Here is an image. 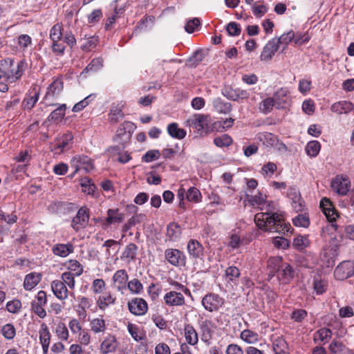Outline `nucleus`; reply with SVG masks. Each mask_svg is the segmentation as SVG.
<instances>
[{"mask_svg":"<svg viewBox=\"0 0 354 354\" xmlns=\"http://www.w3.org/2000/svg\"><path fill=\"white\" fill-rule=\"evenodd\" d=\"M254 221L259 229L269 232L286 234L291 229L289 223H286L281 214L267 211L260 212L254 216Z\"/></svg>","mask_w":354,"mask_h":354,"instance_id":"nucleus-1","label":"nucleus"},{"mask_svg":"<svg viewBox=\"0 0 354 354\" xmlns=\"http://www.w3.org/2000/svg\"><path fill=\"white\" fill-rule=\"evenodd\" d=\"M211 118L208 115L194 114L187 120V126L197 130L198 132H207L209 129Z\"/></svg>","mask_w":354,"mask_h":354,"instance_id":"nucleus-2","label":"nucleus"},{"mask_svg":"<svg viewBox=\"0 0 354 354\" xmlns=\"http://www.w3.org/2000/svg\"><path fill=\"white\" fill-rule=\"evenodd\" d=\"M223 304L224 299L214 293L206 295L202 299L203 307L209 312L218 310Z\"/></svg>","mask_w":354,"mask_h":354,"instance_id":"nucleus-3","label":"nucleus"},{"mask_svg":"<svg viewBox=\"0 0 354 354\" xmlns=\"http://www.w3.org/2000/svg\"><path fill=\"white\" fill-rule=\"evenodd\" d=\"M354 275V262L345 261L340 263L334 271V276L338 280H344Z\"/></svg>","mask_w":354,"mask_h":354,"instance_id":"nucleus-4","label":"nucleus"},{"mask_svg":"<svg viewBox=\"0 0 354 354\" xmlns=\"http://www.w3.org/2000/svg\"><path fill=\"white\" fill-rule=\"evenodd\" d=\"M4 62L6 66V71L8 73V75L6 74L5 75L4 80L10 83L15 82L16 80L19 79L23 74V62H19L16 66V68H12L13 62L12 60H10L9 64H8V62L6 60H4Z\"/></svg>","mask_w":354,"mask_h":354,"instance_id":"nucleus-5","label":"nucleus"},{"mask_svg":"<svg viewBox=\"0 0 354 354\" xmlns=\"http://www.w3.org/2000/svg\"><path fill=\"white\" fill-rule=\"evenodd\" d=\"M333 189L339 195H346L351 187L349 178L346 176H337L332 180Z\"/></svg>","mask_w":354,"mask_h":354,"instance_id":"nucleus-6","label":"nucleus"},{"mask_svg":"<svg viewBox=\"0 0 354 354\" xmlns=\"http://www.w3.org/2000/svg\"><path fill=\"white\" fill-rule=\"evenodd\" d=\"M72 167L75 168L74 174L83 169L86 172H89L93 169L92 160L86 156H76L71 160Z\"/></svg>","mask_w":354,"mask_h":354,"instance_id":"nucleus-7","label":"nucleus"},{"mask_svg":"<svg viewBox=\"0 0 354 354\" xmlns=\"http://www.w3.org/2000/svg\"><path fill=\"white\" fill-rule=\"evenodd\" d=\"M37 300L31 302V308L34 313L37 315L39 317L44 318L46 315V310L43 306L46 304L47 297L46 294L44 291L40 290L38 292Z\"/></svg>","mask_w":354,"mask_h":354,"instance_id":"nucleus-8","label":"nucleus"},{"mask_svg":"<svg viewBox=\"0 0 354 354\" xmlns=\"http://www.w3.org/2000/svg\"><path fill=\"white\" fill-rule=\"evenodd\" d=\"M320 207L322 209L324 214L329 222L331 223V227L337 230V225L333 223L338 217L337 212L333 207L332 203L328 199L324 198L320 202Z\"/></svg>","mask_w":354,"mask_h":354,"instance_id":"nucleus-9","label":"nucleus"},{"mask_svg":"<svg viewBox=\"0 0 354 354\" xmlns=\"http://www.w3.org/2000/svg\"><path fill=\"white\" fill-rule=\"evenodd\" d=\"M129 276L127 271L124 269L117 270L112 278L113 287L118 291L123 293V291L127 288Z\"/></svg>","mask_w":354,"mask_h":354,"instance_id":"nucleus-10","label":"nucleus"},{"mask_svg":"<svg viewBox=\"0 0 354 354\" xmlns=\"http://www.w3.org/2000/svg\"><path fill=\"white\" fill-rule=\"evenodd\" d=\"M165 258L173 266H185L186 263L185 255L176 249H167Z\"/></svg>","mask_w":354,"mask_h":354,"instance_id":"nucleus-11","label":"nucleus"},{"mask_svg":"<svg viewBox=\"0 0 354 354\" xmlns=\"http://www.w3.org/2000/svg\"><path fill=\"white\" fill-rule=\"evenodd\" d=\"M165 304L168 306H180L185 304V297L181 292L171 290L164 296Z\"/></svg>","mask_w":354,"mask_h":354,"instance_id":"nucleus-12","label":"nucleus"},{"mask_svg":"<svg viewBox=\"0 0 354 354\" xmlns=\"http://www.w3.org/2000/svg\"><path fill=\"white\" fill-rule=\"evenodd\" d=\"M129 311L136 315H142L145 314L148 309V306L145 300L141 298H135L128 304Z\"/></svg>","mask_w":354,"mask_h":354,"instance_id":"nucleus-13","label":"nucleus"},{"mask_svg":"<svg viewBox=\"0 0 354 354\" xmlns=\"http://www.w3.org/2000/svg\"><path fill=\"white\" fill-rule=\"evenodd\" d=\"M51 290L56 297L59 300H65L68 298L69 292L64 282L59 280H54L51 283Z\"/></svg>","mask_w":354,"mask_h":354,"instance_id":"nucleus-14","label":"nucleus"},{"mask_svg":"<svg viewBox=\"0 0 354 354\" xmlns=\"http://www.w3.org/2000/svg\"><path fill=\"white\" fill-rule=\"evenodd\" d=\"M279 48L278 41L276 39H272L268 41L261 52L260 56L261 60L265 62L270 61L274 53L278 50Z\"/></svg>","mask_w":354,"mask_h":354,"instance_id":"nucleus-15","label":"nucleus"},{"mask_svg":"<svg viewBox=\"0 0 354 354\" xmlns=\"http://www.w3.org/2000/svg\"><path fill=\"white\" fill-rule=\"evenodd\" d=\"M88 218L89 216L87 212V209L85 207H81L78 210L76 216L74 217L72 221V227L75 230H78L86 225L88 221Z\"/></svg>","mask_w":354,"mask_h":354,"instance_id":"nucleus-16","label":"nucleus"},{"mask_svg":"<svg viewBox=\"0 0 354 354\" xmlns=\"http://www.w3.org/2000/svg\"><path fill=\"white\" fill-rule=\"evenodd\" d=\"M124 104L121 102L112 104L109 113V121L111 123H117L124 118Z\"/></svg>","mask_w":354,"mask_h":354,"instance_id":"nucleus-17","label":"nucleus"},{"mask_svg":"<svg viewBox=\"0 0 354 354\" xmlns=\"http://www.w3.org/2000/svg\"><path fill=\"white\" fill-rule=\"evenodd\" d=\"M189 255L193 259H201L203 256V247L196 240L191 239L187 243Z\"/></svg>","mask_w":354,"mask_h":354,"instance_id":"nucleus-18","label":"nucleus"},{"mask_svg":"<svg viewBox=\"0 0 354 354\" xmlns=\"http://www.w3.org/2000/svg\"><path fill=\"white\" fill-rule=\"evenodd\" d=\"M118 346V343L115 336L108 335L100 346L101 352L103 354H107L116 351Z\"/></svg>","mask_w":354,"mask_h":354,"instance_id":"nucleus-19","label":"nucleus"},{"mask_svg":"<svg viewBox=\"0 0 354 354\" xmlns=\"http://www.w3.org/2000/svg\"><path fill=\"white\" fill-rule=\"evenodd\" d=\"M39 340L44 354H47L50 342V333L45 324H43L41 326V329L39 330Z\"/></svg>","mask_w":354,"mask_h":354,"instance_id":"nucleus-20","label":"nucleus"},{"mask_svg":"<svg viewBox=\"0 0 354 354\" xmlns=\"http://www.w3.org/2000/svg\"><path fill=\"white\" fill-rule=\"evenodd\" d=\"M116 297L110 292H106L102 295L100 296L97 304L100 309L104 310L110 305L115 303Z\"/></svg>","mask_w":354,"mask_h":354,"instance_id":"nucleus-21","label":"nucleus"},{"mask_svg":"<svg viewBox=\"0 0 354 354\" xmlns=\"http://www.w3.org/2000/svg\"><path fill=\"white\" fill-rule=\"evenodd\" d=\"M295 276V270L290 264L284 263L281 265V268L279 271V278L283 281V283H287L290 281Z\"/></svg>","mask_w":354,"mask_h":354,"instance_id":"nucleus-22","label":"nucleus"},{"mask_svg":"<svg viewBox=\"0 0 354 354\" xmlns=\"http://www.w3.org/2000/svg\"><path fill=\"white\" fill-rule=\"evenodd\" d=\"M288 196L292 200V205L295 210L296 212L302 211L304 205L298 190L296 188H290Z\"/></svg>","mask_w":354,"mask_h":354,"instance_id":"nucleus-23","label":"nucleus"},{"mask_svg":"<svg viewBox=\"0 0 354 354\" xmlns=\"http://www.w3.org/2000/svg\"><path fill=\"white\" fill-rule=\"evenodd\" d=\"M287 93L288 92L285 89H281L275 93L274 99L277 109H284L288 105L289 98Z\"/></svg>","mask_w":354,"mask_h":354,"instance_id":"nucleus-24","label":"nucleus"},{"mask_svg":"<svg viewBox=\"0 0 354 354\" xmlns=\"http://www.w3.org/2000/svg\"><path fill=\"white\" fill-rule=\"evenodd\" d=\"M73 246L71 243L67 244H56L53 247V252L55 255L66 257L73 252Z\"/></svg>","mask_w":354,"mask_h":354,"instance_id":"nucleus-25","label":"nucleus"},{"mask_svg":"<svg viewBox=\"0 0 354 354\" xmlns=\"http://www.w3.org/2000/svg\"><path fill=\"white\" fill-rule=\"evenodd\" d=\"M63 89V82L61 80H54L48 87L45 97L46 99L57 97Z\"/></svg>","mask_w":354,"mask_h":354,"instance_id":"nucleus-26","label":"nucleus"},{"mask_svg":"<svg viewBox=\"0 0 354 354\" xmlns=\"http://www.w3.org/2000/svg\"><path fill=\"white\" fill-rule=\"evenodd\" d=\"M353 109V105L351 102L348 101H340L334 103L331 106V111L337 114L347 113Z\"/></svg>","mask_w":354,"mask_h":354,"instance_id":"nucleus-27","label":"nucleus"},{"mask_svg":"<svg viewBox=\"0 0 354 354\" xmlns=\"http://www.w3.org/2000/svg\"><path fill=\"white\" fill-rule=\"evenodd\" d=\"M124 216L119 212L118 209H109L107 211L106 222L110 225L112 223H120L123 221Z\"/></svg>","mask_w":354,"mask_h":354,"instance_id":"nucleus-28","label":"nucleus"},{"mask_svg":"<svg viewBox=\"0 0 354 354\" xmlns=\"http://www.w3.org/2000/svg\"><path fill=\"white\" fill-rule=\"evenodd\" d=\"M273 351L275 354H289V347L282 337L277 338L273 342Z\"/></svg>","mask_w":354,"mask_h":354,"instance_id":"nucleus-29","label":"nucleus"},{"mask_svg":"<svg viewBox=\"0 0 354 354\" xmlns=\"http://www.w3.org/2000/svg\"><path fill=\"white\" fill-rule=\"evenodd\" d=\"M40 280V274L30 273L25 277L24 287L26 290H30L39 283Z\"/></svg>","mask_w":354,"mask_h":354,"instance_id":"nucleus-30","label":"nucleus"},{"mask_svg":"<svg viewBox=\"0 0 354 354\" xmlns=\"http://www.w3.org/2000/svg\"><path fill=\"white\" fill-rule=\"evenodd\" d=\"M167 129L169 135L172 138L181 140L186 136L185 130L179 128L177 123L173 122L169 124Z\"/></svg>","mask_w":354,"mask_h":354,"instance_id":"nucleus-31","label":"nucleus"},{"mask_svg":"<svg viewBox=\"0 0 354 354\" xmlns=\"http://www.w3.org/2000/svg\"><path fill=\"white\" fill-rule=\"evenodd\" d=\"M72 140L73 136L71 133H67L63 136V137L58 140L55 144V150L57 151L56 152L60 153L64 151L65 149H68Z\"/></svg>","mask_w":354,"mask_h":354,"instance_id":"nucleus-32","label":"nucleus"},{"mask_svg":"<svg viewBox=\"0 0 354 354\" xmlns=\"http://www.w3.org/2000/svg\"><path fill=\"white\" fill-rule=\"evenodd\" d=\"M185 337L187 343L191 345H196L198 343V334L192 325H185Z\"/></svg>","mask_w":354,"mask_h":354,"instance_id":"nucleus-33","label":"nucleus"},{"mask_svg":"<svg viewBox=\"0 0 354 354\" xmlns=\"http://www.w3.org/2000/svg\"><path fill=\"white\" fill-rule=\"evenodd\" d=\"M181 234L180 225L176 223H169L167 227V236L171 241L178 240Z\"/></svg>","mask_w":354,"mask_h":354,"instance_id":"nucleus-34","label":"nucleus"},{"mask_svg":"<svg viewBox=\"0 0 354 354\" xmlns=\"http://www.w3.org/2000/svg\"><path fill=\"white\" fill-rule=\"evenodd\" d=\"M138 247L134 243L128 244L121 256L122 259L128 260V261L134 260L137 254Z\"/></svg>","mask_w":354,"mask_h":354,"instance_id":"nucleus-35","label":"nucleus"},{"mask_svg":"<svg viewBox=\"0 0 354 354\" xmlns=\"http://www.w3.org/2000/svg\"><path fill=\"white\" fill-rule=\"evenodd\" d=\"M332 354H350V351L341 342L333 341L329 346Z\"/></svg>","mask_w":354,"mask_h":354,"instance_id":"nucleus-36","label":"nucleus"},{"mask_svg":"<svg viewBox=\"0 0 354 354\" xmlns=\"http://www.w3.org/2000/svg\"><path fill=\"white\" fill-rule=\"evenodd\" d=\"M283 263L281 257L270 258L268 261V266L270 268V273L274 275L277 272H279L281 268V265Z\"/></svg>","mask_w":354,"mask_h":354,"instance_id":"nucleus-37","label":"nucleus"},{"mask_svg":"<svg viewBox=\"0 0 354 354\" xmlns=\"http://www.w3.org/2000/svg\"><path fill=\"white\" fill-rule=\"evenodd\" d=\"M201 339L207 342L212 338V334L213 333L212 329V324L209 321H205L201 324Z\"/></svg>","mask_w":354,"mask_h":354,"instance_id":"nucleus-38","label":"nucleus"},{"mask_svg":"<svg viewBox=\"0 0 354 354\" xmlns=\"http://www.w3.org/2000/svg\"><path fill=\"white\" fill-rule=\"evenodd\" d=\"M310 245V241L307 236L299 235L293 240V245L298 250H303Z\"/></svg>","mask_w":354,"mask_h":354,"instance_id":"nucleus-39","label":"nucleus"},{"mask_svg":"<svg viewBox=\"0 0 354 354\" xmlns=\"http://www.w3.org/2000/svg\"><path fill=\"white\" fill-rule=\"evenodd\" d=\"M66 106L65 104L60 105L57 109L54 110L48 116V120L60 121L65 115Z\"/></svg>","mask_w":354,"mask_h":354,"instance_id":"nucleus-40","label":"nucleus"},{"mask_svg":"<svg viewBox=\"0 0 354 354\" xmlns=\"http://www.w3.org/2000/svg\"><path fill=\"white\" fill-rule=\"evenodd\" d=\"M258 138L263 145L266 146H273L276 141L277 137L271 133L264 132L258 135Z\"/></svg>","mask_w":354,"mask_h":354,"instance_id":"nucleus-41","label":"nucleus"},{"mask_svg":"<svg viewBox=\"0 0 354 354\" xmlns=\"http://www.w3.org/2000/svg\"><path fill=\"white\" fill-rule=\"evenodd\" d=\"M213 104L216 111L220 113H227L231 111L230 103L223 102L220 98L215 99Z\"/></svg>","mask_w":354,"mask_h":354,"instance_id":"nucleus-42","label":"nucleus"},{"mask_svg":"<svg viewBox=\"0 0 354 354\" xmlns=\"http://www.w3.org/2000/svg\"><path fill=\"white\" fill-rule=\"evenodd\" d=\"M91 330L95 333H102L106 329L105 321L102 318H95L91 322Z\"/></svg>","mask_w":354,"mask_h":354,"instance_id":"nucleus-43","label":"nucleus"},{"mask_svg":"<svg viewBox=\"0 0 354 354\" xmlns=\"http://www.w3.org/2000/svg\"><path fill=\"white\" fill-rule=\"evenodd\" d=\"M62 26L59 24L54 25L50 31V38L53 42L59 41L62 38Z\"/></svg>","mask_w":354,"mask_h":354,"instance_id":"nucleus-44","label":"nucleus"},{"mask_svg":"<svg viewBox=\"0 0 354 354\" xmlns=\"http://www.w3.org/2000/svg\"><path fill=\"white\" fill-rule=\"evenodd\" d=\"M332 332L326 328H322L318 330L315 335V339H319L323 344L326 343L330 339Z\"/></svg>","mask_w":354,"mask_h":354,"instance_id":"nucleus-45","label":"nucleus"},{"mask_svg":"<svg viewBox=\"0 0 354 354\" xmlns=\"http://www.w3.org/2000/svg\"><path fill=\"white\" fill-rule=\"evenodd\" d=\"M75 274L72 273L71 272H65L61 275V280L64 282L65 285L68 287L70 289H74L75 286Z\"/></svg>","mask_w":354,"mask_h":354,"instance_id":"nucleus-46","label":"nucleus"},{"mask_svg":"<svg viewBox=\"0 0 354 354\" xmlns=\"http://www.w3.org/2000/svg\"><path fill=\"white\" fill-rule=\"evenodd\" d=\"M1 333L6 339L10 340L15 337L16 330L12 324H7L1 328Z\"/></svg>","mask_w":354,"mask_h":354,"instance_id":"nucleus-47","label":"nucleus"},{"mask_svg":"<svg viewBox=\"0 0 354 354\" xmlns=\"http://www.w3.org/2000/svg\"><path fill=\"white\" fill-rule=\"evenodd\" d=\"M319 150L320 144L316 140L309 142L306 147L307 154L312 157H315L319 153Z\"/></svg>","mask_w":354,"mask_h":354,"instance_id":"nucleus-48","label":"nucleus"},{"mask_svg":"<svg viewBox=\"0 0 354 354\" xmlns=\"http://www.w3.org/2000/svg\"><path fill=\"white\" fill-rule=\"evenodd\" d=\"M80 185L82 187V191L84 193H86L88 194H93L95 189V185L92 183V180L91 178H84L81 180Z\"/></svg>","mask_w":354,"mask_h":354,"instance_id":"nucleus-49","label":"nucleus"},{"mask_svg":"<svg viewBox=\"0 0 354 354\" xmlns=\"http://www.w3.org/2000/svg\"><path fill=\"white\" fill-rule=\"evenodd\" d=\"M127 286L133 294H140L143 290V286L138 279H133L129 281Z\"/></svg>","mask_w":354,"mask_h":354,"instance_id":"nucleus-50","label":"nucleus"},{"mask_svg":"<svg viewBox=\"0 0 354 354\" xmlns=\"http://www.w3.org/2000/svg\"><path fill=\"white\" fill-rule=\"evenodd\" d=\"M275 106V101L274 97H268L265 99L260 104H259V110L263 113H268L270 112Z\"/></svg>","mask_w":354,"mask_h":354,"instance_id":"nucleus-51","label":"nucleus"},{"mask_svg":"<svg viewBox=\"0 0 354 354\" xmlns=\"http://www.w3.org/2000/svg\"><path fill=\"white\" fill-rule=\"evenodd\" d=\"M186 198L189 201L198 203L201 200V194L197 188L190 187L187 192Z\"/></svg>","mask_w":354,"mask_h":354,"instance_id":"nucleus-52","label":"nucleus"},{"mask_svg":"<svg viewBox=\"0 0 354 354\" xmlns=\"http://www.w3.org/2000/svg\"><path fill=\"white\" fill-rule=\"evenodd\" d=\"M214 143L219 147H228L232 143V139L227 134L215 138Z\"/></svg>","mask_w":354,"mask_h":354,"instance_id":"nucleus-53","label":"nucleus"},{"mask_svg":"<svg viewBox=\"0 0 354 354\" xmlns=\"http://www.w3.org/2000/svg\"><path fill=\"white\" fill-rule=\"evenodd\" d=\"M313 284V288L317 292V294H322L326 290L327 283L324 281H322L319 277L314 278Z\"/></svg>","mask_w":354,"mask_h":354,"instance_id":"nucleus-54","label":"nucleus"},{"mask_svg":"<svg viewBox=\"0 0 354 354\" xmlns=\"http://www.w3.org/2000/svg\"><path fill=\"white\" fill-rule=\"evenodd\" d=\"M95 97V95L93 94H91L86 97L84 100H81L80 102H77L74 105L73 107V112H79L81 110H82L84 108H85L86 106L89 104V103L93 100Z\"/></svg>","mask_w":354,"mask_h":354,"instance_id":"nucleus-55","label":"nucleus"},{"mask_svg":"<svg viewBox=\"0 0 354 354\" xmlns=\"http://www.w3.org/2000/svg\"><path fill=\"white\" fill-rule=\"evenodd\" d=\"M106 288V283L102 279H94L91 289L95 294L102 293Z\"/></svg>","mask_w":354,"mask_h":354,"instance_id":"nucleus-56","label":"nucleus"},{"mask_svg":"<svg viewBox=\"0 0 354 354\" xmlns=\"http://www.w3.org/2000/svg\"><path fill=\"white\" fill-rule=\"evenodd\" d=\"M257 337L258 335L257 333L250 330H245L241 334V339L250 344L256 342L258 340Z\"/></svg>","mask_w":354,"mask_h":354,"instance_id":"nucleus-57","label":"nucleus"},{"mask_svg":"<svg viewBox=\"0 0 354 354\" xmlns=\"http://www.w3.org/2000/svg\"><path fill=\"white\" fill-rule=\"evenodd\" d=\"M225 276L229 281H235L240 276V271L235 266H230L225 270Z\"/></svg>","mask_w":354,"mask_h":354,"instance_id":"nucleus-58","label":"nucleus"},{"mask_svg":"<svg viewBox=\"0 0 354 354\" xmlns=\"http://www.w3.org/2000/svg\"><path fill=\"white\" fill-rule=\"evenodd\" d=\"M103 66V59L101 57L93 59L91 62L84 69L85 71H97Z\"/></svg>","mask_w":354,"mask_h":354,"instance_id":"nucleus-59","label":"nucleus"},{"mask_svg":"<svg viewBox=\"0 0 354 354\" xmlns=\"http://www.w3.org/2000/svg\"><path fill=\"white\" fill-rule=\"evenodd\" d=\"M56 334L59 339L67 340L69 336L68 330L64 323H59L56 327Z\"/></svg>","mask_w":354,"mask_h":354,"instance_id":"nucleus-60","label":"nucleus"},{"mask_svg":"<svg viewBox=\"0 0 354 354\" xmlns=\"http://www.w3.org/2000/svg\"><path fill=\"white\" fill-rule=\"evenodd\" d=\"M293 224L297 227H307L309 224V218L306 215L299 214L292 219Z\"/></svg>","mask_w":354,"mask_h":354,"instance_id":"nucleus-61","label":"nucleus"},{"mask_svg":"<svg viewBox=\"0 0 354 354\" xmlns=\"http://www.w3.org/2000/svg\"><path fill=\"white\" fill-rule=\"evenodd\" d=\"M68 268L71 271L75 272V276H80L83 272L82 265L77 260H70L68 261Z\"/></svg>","mask_w":354,"mask_h":354,"instance_id":"nucleus-62","label":"nucleus"},{"mask_svg":"<svg viewBox=\"0 0 354 354\" xmlns=\"http://www.w3.org/2000/svg\"><path fill=\"white\" fill-rule=\"evenodd\" d=\"M295 39V32L292 30H290L286 33L283 34L279 38L276 39L278 41V45L279 44H288L290 41H294Z\"/></svg>","mask_w":354,"mask_h":354,"instance_id":"nucleus-63","label":"nucleus"},{"mask_svg":"<svg viewBox=\"0 0 354 354\" xmlns=\"http://www.w3.org/2000/svg\"><path fill=\"white\" fill-rule=\"evenodd\" d=\"M21 308V303L18 299H14L6 304V309L11 313H17Z\"/></svg>","mask_w":354,"mask_h":354,"instance_id":"nucleus-64","label":"nucleus"}]
</instances>
